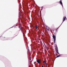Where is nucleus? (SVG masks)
<instances>
[{
	"label": "nucleus",
	"instance_id": "aec40b11",
	"mask_svg": "<svg viewBox=\"0 0 67 67\" xmlns=\"http://www.w3.org/2000/svg\"><path fill=\"white\" fill-rule=\"evenodd\" d=\"M46 65H47V63L46 64Z\"/></svg>",
	"mask_w": 67,
	"mask_h": 67
},
{
	"label": "nucleus",
	"instance_id": "9b49d317",
	"mask_svg": "<svg viewBox=\"0 0 67 67\" xmlns=\"http://www.w3.org/2000/svg\"><path fill=\"white\" fill-rule=\"evenodd\" d=\"M44 47H46V44H44Z\"/></svg>",
	"mask_w": 67,
	"mask_h": 67
},
{
	"label": "nucleus",
	"instance_id": "ddd939ff",
	"mask_svg": "<svg viewBox=\"0 0 67 67\" xmlns=\"http://www.w3.org/2000/svg\"><path fill=\"white\" fill-rule=\"evenodd\" d=\"M47 31H49V28L48 29H47Z\"/></svg>",
	"mask_w": 67,
	"mask_h": 67
},
{
	"label": "nucleus",
	"instance_id": "dca6fc26",
	"mask_svg": "<svg viewBox=\"0 0 67 67\" xmlns=\"http://www.w3.org/2000/svg\"><path fill=\"white\" fill-rule=\"evenodd\" d=\"M43 63H46V62L45 61L43 62Z\"/></svg>",
	"mask_w": 67,
	"mask_h": 67
},
{
	"label": "nucleus",
	"instance_id": "20e7f679",
	"mask_svg": "<svg viewBox=\"0 0 67 67\" xmlns=\"http://www.w3.org/2000/svg\"><path fill=\"white\" fill-rule=\"evenodd\" d=\"M66 19V17L65 16H64L63 18V22L62 23H63V22H64V21H65V20Z\"/></svg>",
	"mask_w": 67,
	"mask_h": 67
},
{
	"label": "nucleus",
	"instance_id": "39448f33",
	"mask_svg": "<svg viewBox=\"0 0 67 67\" xmlns=\"http://www.w3.org/2000/svg\"><path fill=\"white\" fill-rule=\"evenodd\" d=\"M59 2L63 7V3H62V2L61 0Z\"/></svg>",
	"mask_w": 67,
	"mask_h": 67
},
{
	"label": "nucleus",
	"instance_id": "9d476101",
	"mask_svg": "<svg viewBox=\"0 0 67 67\" xmlns=\"http://www.w3.org/2000/svg\"><path fill=\"white\" fill-rule=\"evenodd\" d=\"M22 28H21V25H20V29L21 30V29Z\"/></svg>",
	"mask_w": 67,
	"mask_h": 67
},
{
	"label": "nucleus",
	"instance_id": "f03ea898",
	"mask_svg": "<svg viewBox=\"0 0 67 67\" xmlns=\"http://www.w3.org/2000/svg\"><path fill=\"white\" fill-rule=\"evenodd\" d=\"M55 51L57 54H59V53H58V47H57V46H56Z\"/></svg>",
	"mask_w": 67,
	"mask_h": 67
},
{
	"label": "nucleus",
	"instance_id": "0eeeda50",
	"mask_svg": "<svg viewBox=\"0 0 67 67\" xmlns=\"http://www.w3.org/2000/svg\"><path fill=\"white\" fill-rule=\"evenodd\" d=\"M38 26L37 25H35V28L36 29H37V28L38 27Z\"/></svg>",
	"mask_w": 67,
	"mask_h": 67
},
{
	"label": "nucleus",
	"instance_id": "6ab92c4d",
	"mask_svg": "<svg viewBox=\"0 0 67 67\" xmlns=\"http://www.w3.org/2000/svg\"><path fill=\"white\" fill-rule=\"evenodd\" d=\"M23 34H24V32H23Z\"/></svg>",
	"mask_w": 67,
	"mask_h": 67
},
{
	"label": "nucleus",
	"instance_id": "2eb2a0df",
	"mask_svg": "<svg viewBox=\"0 0 67 67\" xmlns=\"http://www.w3.org/2000/svg\"><path fill=\"white\" fill-rule=\"evenodd\" d=\"M27 51L28 52H29V51H30V50H29V49L27 50Z\"/></svg>",
	"mask_w": 67,
	"mask_h": 67
},
{
	"label": "nucleus",
	"instance_id": "412c9836",
	"mask_svg": "<svg viewBox=\"0 0 67 67\" xmlns=\"http://www.w3.org/2000/svg\"><path fill=\"white\" fill-rule=\"evenodd\" d=\"M46 66H47V65Z\"/></svg>",
	"mask_w": 67,
	"mask_h": 67
},
{
	"label": "nucleus",
	"instance_id": "4468645a",
	"mask_svg": "<svg viewBox=\"0 0 67 67\" xmlns=\"http://www.w3.org/2000/svg\"><path fill=\"white\" fill-rule=\"evenodd\" d=\"M29 52V54H30V51H29V52Z\"/></svg>",
	"mask_w": 67,
	"mask_h": 67
},
{
	"label": "nucleus",
	"instance_id": "f8f14e48",
	"mask_svg": "<svg viewBox=\"0 0 67 67\" xmlns=\"http://www.w3.org/2000/svg\"><path fill=\"white\" fill-rule=\"evenodd\" d=\"M49 29V28L48 27H47V29Z\"/></svg>",
	"mask_w": 67,
	"mask_h": 67
},
{
	"label": "nucleus",
	"instance_id": "f257e3e1",
	"mask_svg": "<svg viewBox=\"0 0 67 67\" xmlns=\"http://www.w3.org/2000/svg\"><path fill=\"white\" fill-rule=\"evenodd\" d=\"M52 36L54 39V43H55V41H56V37L54 35H53Z\"/></svg>",
	"mask_w": 67,
	"mask_h": 67
},
{
	"label": "nucleus",
	"instance_id": "6e6552de",
	"mask_svg": "<svg viewBox=\"0 0 67 67\" xmlns=\"http://www.w3.org/2000/svg\"><path fill=\"white\" fill-rule=\"evenodd\" d=\"M60 56V55H58L57 56V57H56V58H57V57H59V56Z\"/></svg>",
	"mask_w": 67,
	"mask_h": 67
},
{
	"label": "nucleus",
	"instance_id": "423d86ee",
	"mask_svg": "<svg viewBox=\"0 0 67 67\" xmlns=\"http://www.w3.org/2000/svg\"><path fill=\"white\" fill-rule=\"evenodd\" d=\"M31 62L29 61L28 62V65H29V67H30V66H31Z\"/></svg>",
	"mask_w": 67,
	"mask_h": 67
},
{
	"label": "nucleus",
	"instance_id": "1a4fd4ad",
	"mask_svg": "<svg viewBox=\"0 0 67 67\" xmlns=\"http://www.w3.org/2000/svg\"><path fill=\"white\" fill-rule=\"evenodd\" d=\"M21 16V14L20 13L19 16V18L20 19V17Z\"/></svg>",
	"mask_w": 67,
	"mask_h": 67
},
{
	"label": "nucleus",
	"instance_id": "a211bd4d",
	"mask_svg": "<svg viewBox=\"0 0 67 67\" xmlns=\"http://www.w3.org/2000/svg\"><path fill=\"white\" fill-rule=\"evenodd\" d=\"M42 67H44L43 66V65H42Z\"/></svg>",
	"mask_w": 67,
	"mask_h": 67
},
{
	"label": "nucleus",
	"instance_id": "f3484780",
	"mask_svg": "<svg viewBox=\"0 0 67 67\" xmlns=\"http://www.w3.org/2000/svg\"><path fill=\"white\" fill-rule=\"evenodd\" d=\"M43 46L44 47H45V46H44V45H43Z\"/></svg>",
	"mask_w": 67,
	"mask_h": 67
},
{
	"label": "nucleus",
	"instance_id": "7ed1b4c3",
	"mask_svg": "<svg viewBox=\"0 0 67 67\" xmlns=\"http://www.w3.org/2000/svg\"><path fill=\"white\" fill-rule=\"evenodd\" d=\"M41 59H38L36 60V62L38 63V64H40V63H41Z\"/></svg>",
	"mask_w": 67,
	"mask_h": 67
}]
</instances>
